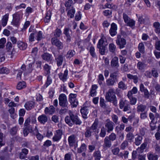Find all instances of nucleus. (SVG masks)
Instances as JSON below:
<instances>
[{"mask_svg": "<svg viewBox=\"0 0 160 160\" xmlns=\"http://www.w3.org/2000/svg\"><path fill=\"white\" fill-rule=\"evenodd\" d=\"M117 26L114 23H112L111 25V28L109 30L110 34L112 36H115L117 34Z\"/></svg>", "mask_w": 160, "mask_h": 160, "instance_id": "12", "label": "nucleus"}, {"mask_svg": "<svg viewBox=\"0 0 160 160\" xmlns=\"http://www.w3.org/2000/svg\"><path fill=\"white\" fill-rule=\"evenodd\" d=\"M68 141L70 146H73L76 142V136L72 134L68 138Z\"/></svg>", "mask_w": 160, "mask_h": 160, "instance_id": "23", "label": "nucleus"}, {"mask_svg": "<svg viewBox=\"0 0 160 160\" xmlns=\"http://www.w3.org/2000/svg\"><path fill=\"white\" fill-rule=\"evenodd\" d=\"M147 145V142H144L141 145L140 148H138L137 149V152L139 153H142L144 149H145Z\"/></svg>", "mask_w": 160, "mask_h": 160, "instance_id": "31", "label": "nucleus"}, {"mask_svg": "<svg viewBox=\"0 0 160 160\" xmlns=\"http://www.w3.org/2000/svg\"><path fill=\"white\" fill-rule=\"evenodd\" d=\"M105 40V39L103 37L101 38L98 41L97 45V48L105 47V45H104Z\"/></svg>", "mask_w": 160, "mask_h": 160, "instance_id": "35", "label": "nucleus"}, {"mask_svg": "<svg viewBox=\"0 0 160 160\" xmlns=\"http://www.w3.org/2000/svg\"><path fill=\"white\" fill-rule=\"evenodd\" d=\"M138 49L139 52L142 53H144L145 52L144 46V44L142 43H140L139 44L138 46Z\"/></svg>", "mask_w": 160, "mask_h": 160, "instance_id": "48", "label": "nucleus"}, {"mask_svg": "<svg viewBox=\"0 0 160 160\" xmlns=\"http://www.w3.org/2000/svg\"><path fill=\"white\" fill-rule=\"evenodd\" d=\"M109 50L111 52H115L116 50V47L114 44L113 43H110L109 45Z\"/></svg>", "mask_w": 160, "mask_h": 160, "instance_id": "40", "label": "nucleus"}, {"mask_svg": "<svg viewBox=\"0 0 160 160\" xmlns=\"http://www.w3.org/2000/svg\"><path fill=\"white\" fill-rule=\"evenodd\" d=\"M137 67L139 69L142 70L146 66L145 65L141 62H139L137 63Z\"/></svg>", "mask_w": 160, "mask_h": 160, "instance_id": "57", "label": "nucleus"}, {"mask_svg": "<svg viewBox=\"0 0 160 160\" xmlns=\"http://www.w3.org/2000/svg\"><path fill=\"white\" fill-rule=\"evenodd\" d=\"M38 120L41 124L44 125L48 121V118L46 115L42 114L38 117Z\"/></svg>", "mask_w": 160, "mask_h": 160, "instance_id": "16", "label": "nucleus"}, {"mask_svg": "<svg viewBox=\"0 0 160 160\" xmlns=\"http://www.w3.org/2000/svg\"><path fill=\"white\" fill-rule=\"evenodd\" d=\"M44 72L46 76L49 75L51 73V66L47 63L45 64L43 66Z\"/></svg>", "mask_w": 160, "mask_h": 160, "instance_id": "20", "label": "nucleus"}, {"mask_svg": "<svg viewBox=\"0 0 160 160\" xmlns=\"http://www.w3.org/2000/svg\"><path fill=\"white\" fill-rule=\"evenodd\" d=\"M71 105L73 107H76L78 104V101L77 99L75 100H73L72 102H70Z\"/></svg>", "mask_w": 160, "mask_h": 160, "instance_id": "62", "label": "nucleus"}, {"mask_svg": "<svg viewBox=\"0 0 160 160\" xmlns=\"http://www.w3.org/2000/svg\"><path fill=\"white\" fill-rule=\"evenodd\" d=\"M142 138V136H138L135 139V144L137 146L139 145L141 142Z\"/></svg>", "mask_w": 160, "mask_h": 160, "instance_id": "45", "label": "nucleus"}, {"mask_svg": "<svg viewBox=\"0 0 160 160\" xmlns=\"http://www.w3.org/2000/svg\"><path fill=\"white\" fill-rule=\"evenodd\" d=\"M100 104L101 107L102 108H105L106 107V105L105 103L104 100L102 98H100Z\"/></svg>", "mask_w": 160, "mask_h": 160, "instance_id": "63", "label": "nucleus"}, {"mask_svg": "<svg viewBox=\"0 0 160 160\" xmlns=\"http://www.w3.org/2000/svg\"><path fill=\"white\" fill-rule=\"evenodd\" d=\"M59 111V113L61 115H62L65 114L68 112V106L67 107H62Z\"/></svg>", "mask_w": 160, "mask_h": 160, "instance_id": "52", "label": "nucleus"}, {"mask_svg": "<svg viewBox=\"0 0 160 160\" xmlns=\"http://www.w3.org/2000/svg\"><path fill=\"white\" fill-rule=\"evenodd\" d=\"M9 72V70L6 68H0V73L1 74H8Z\"/></svg>", "mask_w": 160, "mask_h": 160, "instance_id": "51", "label": "nucleus"}, {"mask_svg": "<svg viewBox=\"0 0 160 160\" xmlns=\"http://www.w3.org/2000/svg\"><path fill=\"white\" fill-rule=\"evenodd\" d=\"M41 57L43 60L48 62H51L52 61V55L48 53H44L41 55Z\"/></svg>", "mask_w": 160, "mask_h": 160, "instance_id": "11", "label": "nucleus"}, {"mask_svg": "<svg viewBox=\"0 0 160 160\" xmlns=\"http://www.w3.org/2000/svg\"><path fill=\"white\" fill-rule=\"evenodd\" d=\"M111 66L112 67L116 68L119 67L118 58L117 57L115 56L112 58L111 62Z\"/></svg>", "mask_w": 160, "mask_h": 160, "instance_id": "13", "label": "nucleus"}, {"mask_svg": "<svg viewBox=\"0 0 160 160\" xmlns=\"http://www.w3.org/2000/svg\"><path fill=\"white\" fill-rule=\"evenodd\" d=\"M93 156L95 158V160H100L101 158L100 151L99 150L95 151L93 153Z\"/></svg>", "mask_w": 160, "mask_h": 160, "instance_id": "34", "label": "nucleus"}, {"mask_svg": "<svg viewBox=\"0 0 160 160\" xmlns=\"http://www.w3.org/2000/svg\"><path fill=\"white\" fill-rule=\"evenodd\" d=\"M127 77L130 79H133V82L135 83H137L138 81V77L137 75H133L130 74H128Z\"/></svg>", "mask_w": 160, "mask_h": 160, "instance_id": "26", "label": "nucleus"}, {"mask_svg": "<svg viewBox=\"0 0 160 160\" xmlns=\"http://www.w3.org/2000/svg\"><path fill=\"white\" fill-rule=\"evenodd\" d=\"M146 108V106L142 104L139 105L137 107V111L138 112H143Z\"/></svg>", "mask_w": 160, "mask_h": 160, "instance_id": "44", "label": "nucleus"}, {"mask_svg": "<svg viewBox=\"0 0 160 160\" xmlns=\"http://www.w3.org/2000/svg\"><path fill=\"white\" fill-rule=\"evenodd\" d=\"M104 143L103 147L104 148H109L112 146L111 141L109 140L108 137H106L104 139Z\"/></svg>", "mask_w": 160, "mask_h": 160, "instance_id": "21", "label": "nucleus"}, {"mask_svg": "<svg viewBox=\"0 0 160 160\" xmlns=\"http://www.w3.org/2000/svg\"><path fill=\"white\" fill-rule=\"evenodd\" d=\"M6 49L8 51H10L12 50V43L9 42H8L6 45Z\"/></svg>", "mask_w": 160, "mask_h": 160, "instance_id": "56", "label": "nucleus"}, {"mask_svg": "<svg viewBox=\"0 0 160 160\" xmlns=\"http://www.w3.org/2000/svg\"><path fill=\"white\" fill-rule=\"evenodd\" d=\"M55 111V108L53 106H51L49 108L46 107L44 110V112L46 114H52Z\"/></svg>", "mask_w": 160, "mask_h": 160, "instance_id": "19", "label": "nucleus"}, {"mask_svg": "<svg viewBox=\"0 0 160 160\" xmlns=\"http://www.w3.org/2000/svg\"><path fill=\"white\" fill-rule=\"evenodd\" d=\"M117 44L119 46L120 49H122L125 47L127 42L126 40L123 38H122L121 35H118L116 41Z\"/></svg>", "mask_w": 160, "mask_h": 160, "instance_id": "6", "label": "nucleus"}, {"mask_svg": "<svg viewBox=\"0 0 160 160\" xmlns=\"http://www.w3.org/2000/svg\"><path fill=\"white\" fill-rule=\"evenodd\" d=\"M81 112L83 118L85 119L87 118V114L88 112V110L87 107L82 108L80 110Z\"/></svg>", "mask_w": 160, "mask_h": 160, "instance_id": "18", "label": "nucleus"}, {"mask_svg": "<svg viewBox=\"0 0 160 160\" xmlns=\"http://www.w3.org/2000/svg\"><path fill=\"white\" fill-rule=\"evenodd\" d=\"M62 31L60 29L57 28L56 29L54 32V35L55 36L54 37L57 38L60 36L62 34Z\"/></svg>", "mask_w": 160, "mask_h": 160, "instance_id": "42", "label": "nucleus"}, {"mask_svg": "<svg viewBox=\"0 0 160 160\" xmlns=\"http://www.w3.org/2000/svg\"><path fill=\"white\" fill-rule=\"evenodd\" d=\"M6 42V39L4 38H2L0 39V48H3Z\"/></svg>", "mask_w": 160, "mask_h": 160, "instance_id": "58", "label": "nucleus"}, {"mask_svg": "<svg viewBox=\"0 0 160 160\" xmlns=\"http://www.w3.org/2000/svg\"><path fill=\"white\" fill-rule=\"evenodd\" d=\"M22 13L21 12H18L12 15L13 19L11 22L12 25L17 27L20 23V19L22 18Z\"/></svg>", "mask_w": 160, "mask_h": 160, "instance_id": "4", "label": "nucleus"}, {"mask_svg": "<svg viewBox=\"0 0 160 160\" xmlns=\"http://www.w3.org/2000/svg\"><path fill=\"white\" fill-rule=\"evenodd\" d=\"M69 114V116H67L65 117V121L69 126H72L74 124L80 125L82 123V121L76 114H74L70 111Z\"/></svg>", "mask_w": 160, "mask_h": 160, "instance_id": "2", "label": "nucleus"}, {"mask_svg": "<svg viewBox=\"0 0 160 160\" xmlns=\"http://www.w3.org/2000/svg\"><path fill=\"white\" fill-rule=\"evenodd\" d=\"M34 106V102L32 101L27 102L24 105V107L28 110H29L33 108Z\"/></svg>", "mask_w": 160, "mask_h": 160, "instance_id": "24", "label": "nucleus"}, {"mask_svg": "<svg viewBox=\"0 0 160 160\" xmlns=\"http://www.w3.org/2000/svg\"><path fill=\"white\" fill-rule=\"evenodd\" d=\"M138 89L136 87H134L130 91H129L127 96H129L130 97V96H132L133 94H135L137 92Z\"/></svg>", "mask_w": 160, "mask_h": 160, "instance_id": "43", "label": "nucleus"}, {"mask_svg": "<svg viewBox=\"0 0 160 160\" xmlns=\"http://www.w3.org/2000/svg\"><path fill=\"white\" fill-rule=\"evenodd\" d=\"M105 98L108 101L112 102L114 105L117 106V100L113 89L110 88L106 92Z\"/></svg>", "mask_w": 160, "mask_h": 160, "instance_id": "3", "label": "nucleus"}, {"mask_svg": "<svg viewBox=\"0 0 160 160\" xmlns=\"http://www.w3.org/2000/svg\"><path fill=\"white\" fill-rule=\"evenodd\" d=\"M128 142L127 140H125L121 145V149L122 150L124 149L126 147H128Z\"/></svg>", "mask_w": 160, "mask_h": 160, "instance_id": "55", "label": "nucleus"}, {"mask_svg": "<svg viewBox=\"0 0 160 160\" xmlns=\"http://www.w3.org/2000/svg\"><path fill=\"white\" fill-rule=\"evenodd\" d=\"M52 44L55 46L57 48L58 50H62L63 48V43L56 37H53L51 39Z\"/></svg>", "mask_w": 160, "mask_h": 160, "instance_id": "8", "label": "nucleus"}, {"mask_svg": "<svg viewBox=\"0 0 160 160\" xmlns=\"http://www.w3.org/2000/svg\"><path fill=\"white\" fill-rule=\"evenodd\" d=\"M151 119L152 120V121L151 122V124L152 123L153 125L151 126V129L152 130H154L156 128V126L154 125V124L156 123L157 122V120H155L154 117V115L151 113Z\"/></svg>", "mask_w": 160, "mask_h": 160, "instance_id": "30", "label": "nucleus"}, {"mask_svg": "<svg viewBox=\"0 0 160 160\" xmlns=\"http://www.w3.org/2000/svg\"><path fill=\"white\" fill-rule=\"evenodd\" d=\"M68 73V70L66 69L64 71L63 74L62 73L60 72L58 74V76L60 79L64 82L67 81Z\"/></svg>", "mask_w": 160, "mask_h": 160, "instance_id": "17", "label": "nucleus"}, {"mask_svg": "<svg viewBox=\"0 0 160 160\" xmlns=\"http://www.w3.org/2000/svg\"><path fill=\"white\" fill-rule=\"evenodd\" d=\"M51 15V11L50 10L48 11L46 13V16L44 19V21L45 23H48L50 21Z\"/></svg>", "mask_w": 160, "mask_h": 160, "instance_id": "29", "label": "nucleus"}, {"mask_svg": "<svg viewBox=\"0 0 160 160\" xmlns=\"http://www.w3.org/2000/svg\"><path fill=\"white\" fill-rule=\"evenodd\" d=\"M117 80H115L111 78H109L106 80V83L108 86H113Z\"/></svg>", "mask_w": 160, "mask_h": 160, "instance_id": "38", "label": "nucleus"}, {"mask_svg": "<svg viewBox=\"0 0 160 160\" xmlns=\"http://www.w3.org/2000/svg\"><path fill=\"white\" fill-rule=\"evenodd\" d=\"M54 92V88H51L50 89L48 92V94L49 95V97L50 98H53Z\"/></svg>", "mask_w": 160, "mask_h": 160, "instance_id": "60", "label": "nucleus"}, {"mask_svg": "<svg viewBox=\"0 0 160 160\" xmlns=\"http://www.w3.org/2000/svg\"><path fill=\"white\" fill-rule=\"evenodd\" d=\"M86 150V145L85 143H82L80 147L78 148L77 152L78 153H81L83 152H85Z\"/></svg>", "mask_w": 160, "mask_h": 160, "instance_id": "28", "label": "nucleus"}, {"mask_svg": "<svg viewBox=\"0 0 160 160\" xmlns=\"http://www.w3.org/2000/svg\"><path fill=\"white\" fill-rule=\"evenodd\" d=\"M71 157V154L70 153H67L65 155L64 160H72Z\"/></svg>", "mask_w": 160, "mask_h": 160, "instance_id": "64", "label": "nucleus"}, {"mask_svg": "<svg viewBox=\"0 0 160 160\" xmlns=\"http://www.w3.org/2000/svg\"><path fill=\"white\" fill-rule=\"evenodd\" d=\"M28 150L26 148L22 149L21 151L19 154V158L21 159L26 158L28 153Z\"/></svg>", "mask_w": 160, "mask_h": 160, "instance_id": "15", "label": "nucleus"}, {"mask_svg": "<svg viewBox=\"0 0 160 160\" xmlns=\"http://www.w3.org/2000/svg\"><path fill=\"white\" fill-rule=\"evenodd\" d=\"M106 134V130L105 128L104 127H102L100 130L99 136L102 138H104Z\"/></svg>", "mask_w": 160, "mask_h": 160, "instance_id": "39", "label": "nucleus"}, {"mask_svg": "<svg viewBox=\"0 0 160 160\" xmlns=\"http://www.w3.org/2000/svg\"><path fill=\"white\" fill-rule=\"evenodd\" d=\"M62 135V132L61 130H58L56 131L54 135L52 138V140L54 142H58L61 139Z\"/></svg>", "mask_w": 160, "mask_h": 160, "instance_id": "9", "label": "nucleus"}, {"mask_svg": "<svg viewBox=\"0 0 160 160\" xmlns=\"http://www.w3.org/2000/svg\"><path fill=\"white\" fill-rule=\"evenodd\" d=\"M118 87L119 88L125 90L127 88V85L125 84L123 82L121 81L118 84Z\"/></svg>", "mask_w": 160, "mask_h": 160, "instance_id": "47", "label": "nucleus"}, {"mask_svg": "<svg viewBox=\"0 0 160 160\" xmlns=\"http://www.w3.org/2000/svg\"><path fill=\"white\" fill-rule=\"evenodd\" d=\"M52 82V80L49 75H48L47 77V80L44 86L46 88H47L49 85H50Z\"/></svg>", "mask_w": 160, "mask_h": 160, "instance_id": "50", "label": "nucleus"}, {"mask_svg": "<svg viewBox=\"0 0 160 160\" xmlns=\"http://www.w3.org/2000/svg\"><path fill=\"white\" fill-rule=\"evenodd\" d=\"M126 137L128 140L131 141L134 138V135L132 133L129 132L127 134Z\"/></svg>", "mask_w": 160, "mask_h": 160, "instance_id": "59", "label": "nucleus"}, {"mask_svg": "<svg viewBox=\"0 0 160 160\" xmlns=\"http://www.w3.org/2000/svg\"><path fill=\"white\" fill-rule=\"evenodd\" d=\"M111 117L114 122L116 124H118V116L116 115L113 114L112 115Z\"/></svg>", "mask_w": 160, "mask_h": 160, "instance_id": "61", "label": "nucleus"}, {"mask_svg": "<svg viewBox=\"0 0 160 160\" xmlns=\"http://www.w3.org/2000/svg\"><path fill=\"white\" fill-rule=\"evenodd\" d=\"M19 128V126H16L12 128L10 131V134L12 135L16 134Z\"/></svg>", "mask_w": 160, "mask_h": 160, "instance_id": "33", "label": "nucleus"}, {"mask_svg": "<svg viewBox=\"0 0 160 160\" xmlns=\"http://www.w3.org/2000/svg\"><path fill=\"white\" fill-rule=\"evenodd\" d=\"M99 122L98 119H96L90 127L86 128L84 135L86 138H89L96 133L98 134L99 129L98 128Z\"/></svg>", "mask_w": 160, "mask_h": 160, "instance_id": "1", "label": "nucleus"}, {"mask_svg": "<svg viewBox=\"0 0 160 160\" xmlns=\"http://www.w3.org/2000/svg\"><path fill=\"white\" fill-rule=\"evenodd\" d=\"M9 14H6L3 16L2 19V25L3 27L6 26L8 19Z\"/></svg>", "mask_w": 160, "mask_h": 160, "instance_id": "27", "label": "nucleus"}, {"mask_svg": "<svg viewBox=\"0 0 160 160\" xmlns=\"http://www.w3.org/2000/svg\"><path fill=\"white\" fill-rule=\"evenodd\" d=\"M111 141H113L116 140L117 138L116 134L114 133H111L109 136H107Z\"/></svg>", "mask_w": 160, "mask_h": 160, "instance_id": "53", "label": "nucleus"}, {"mask_svg": "<svg viewBox=\"0 0 160 160\" xmlns=\"http://www.w3.org/2000/svg\"><path fill=\"white\" fill-rule=\"evenodd\" d=\"M89 52L90 55L93 58H97V55L95 52V48L93 46H92L90 47Z\"/></svg>", "mask_w": 160, "mask_h": 160, "instance_id": "36", "label": "nucleus"}, {"mask_svg": "<svg viewBox=\"0 0 160 160\" xmlns=\"http://www.w3.org/2000/svg\"><path fill=\"white\" fill-rule=\"evenodd\" d=\"M77 96L76 94L71 93L69 96V102H72L73 100H75L76 99V98Z\"/></svg>", "mask_w": 160, "mask_h": 160, "instance_id": "54", "label": "nucleus"}, {"mask_svg": "<svg viewBox=\"0 0 160 160\" xmlns=\"http://www.w3.org/2000/svg\"><path fill=\"white\" fill-rule=\"evenodd\" d=\"M59 104L62 107H67L68 106V102L67 100V97L64 94H61L59 97Z\"/></svg>", "mask_w": 160, "mask_h": 160, "instance_id": "7", "label": "nucleus"}, {"mask_svg": "<svg viewBox=\"0 0 160 160\" xmlns=\"http://www.w3.org/2000/svg\"><path fill=\"white\" fill-rule=\"evenodd\" d=\"M64 57L62 55H59L57 57H55V60L57 62V64L58 67L61 66Z\"/></svg>", "mask_w": 160, "mask_h": 160, "instance_id": "22", "label": "nucleus"}, {"mask_svg": "<svg viewBox=\"0 0 160 160\" xmlns=\"http://www.w3.org/2000/svg\"><path fill=\"white\" fill-rule=\"evenodd\" d=\"M98 86L97 85L94 84L92 85L91 89L90 91V95L93 97L95 96L96 93V90L98 88Z\"/></svg>", "mask_w": 160, "mask_h": 160, "instance_id": "32", "label": "nucleus"}, {"mask_svg": "<svg viewBox=\"0 0 160 160\" xmlns=\"http://www.w3.org/2000/svg\"><path fill=\"white\" fill-rule=\"evenodd\" d=\"M75 54V52L74 50H70L68 51L66 56L67 58H71L73 57Z\"/></svg>", "mask_w": 160, "mask_h": 160, "instance_id": "46", "label": "nucleus"}, {"mask_svg": "<svg viewBox=\"0 0 160 160\" xmlns=\"http://www.w3.org/2000/svg\"><path fill=\"white\" fill-rule=\"evenodd\" d=\"M114 123L109 120H107L105 124V129L109 133L113 129Z\"/></svg>", "mask_w": 160, "mask_h": 160, "instance_id": "10", "label": "nucleus"}, {"mask_svg": "<svg viewBox=\"0 0 160 160\" xmlns=\"http://www.w3.org/2000/svg\"><path fill=\"white\" fill-rule=\"evenodd\" d=\"M75 11L74 8L72 7L71 9L69 10L68 12L67 15L71 18H72L74 17V14L75 13Z\"/></svg>", "mask_w": 160, "mask_h": 160, "instance_id": "41", "label": "nucleus"}, {"mask_svg": "<svg viewBox=\"0 0 160 160\" xmlns=\"http://www.w3.org/2000/svg\"><path fill=\"white\" fill-rule=\"evenodd\" d=\"M17 44L18 47L21 50H24L27 48V43L19 41L18 42Z\"/></svg>", "mask_w": 160, "mask_h": 160, "instance_id": "25", "label": "nucleus"}, {"mask_svg": "<svg viewBox=\"0 0 160 160\" xmlns=\"http://www.w3.org/2000/svg\"><path fill=\"white\" fill-rule=\"evenodd\" d=\"M127 96L130 99V104L132 105H135L136 103L137 100L136 98L133 97L132 96H130V97L129 96Z\"/></svg>", "mask_w": 160, "mask_h": 160, "instance_id": "49", "label": "nucleus"}, {"mask_svg": "<svg viewBox=\"0 0 160 160\" xmlns=\"http://www.w3.org/2000/svg\"><path fill=\"white\" fill-rule=\"evenodd\" d=\"M26 82H25L22 81L20 82L18 84L17 88L18 90L22 89L26 87Z\"/></svg>", "mask_w": 160, "mask_h": 160, "instance_id": "37", "label": "nucleus"}, {"mask_svg": "<svg viewBox=\"0 0 160 160\" xmlns=\"http://www.w3.org/2000/svg\"><path fill=\"white\" fill-rule=\"evenodd\" d=\"M70 32H72V30L68 28H64L63 33L67 37L66 41L68 42H69L71 41V37L70 35Z\"/></svg>", "mask_w": 160, "mask_h": 160, "instance_id": "14", "label": "nucleus"}, {"mask_svg": "<svg viewBox=\"0 0 160 160\" xmlns=\"http://www.w3.org/2000/svg\"><path fill=\"white\" fill-rule=\"evenodd\" d=\"M122 16L124 22L126 23L127 26L133 29L135 27V21L131 19L125 13H123Z\"/></svg>", "mask_w": 160, "mask_h": 160, "instance_id": "5", "label": "nucleus"}]
</instances>
